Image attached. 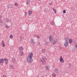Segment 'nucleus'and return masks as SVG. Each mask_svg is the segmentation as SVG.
Returning a JSON list of instances; mask_svg holds the SVG:
<instances>
[{"label": "nucleus", "instance_id": "22", "mask_svg": "<svg viewBox=\"0 0 77 77\" xmlns=\"http://www.w3.org/2000/svg\"><path fill=\"white\" fill-rule=\"evenodd\" d=\"M75 47L74 46H73L71 48V50L72 51H75Z\"/></svg>", "mask_w": 77, "mask_h": 77}, {"label": "nucleus", "instance_id": "7", "mask_svg": "<svg viewBox=\"0 0 77 77\" xmlns=\"http://www.w3.org/2000/svg\"><path fill=\"white\" fill-rule=\"evenodd\" d=\"M59 60L61 63H64V60L63 58H62V57L60 56L59 58Z\"/></svg>", "mask_w": 77, "mask_h": 77}, {"label": "nucleus", "instance_id": "38", "mask_svg": "<svg viewBox=\"0 0 77 77\" xmlns=\"http://www.w3.org/2000/svg\"><path fill=\"white\" fill-rule=\"evenodd\" d=\"M50 4H51V3H50Z\"/></svg>", "mask_w": 77, "mask_h": 77}, {"label": "nucleus", "instance_id": "14", "mask_svg": "<svg viewBox=\"0 0 77 77\" xmlns=\"http://www.w3.org/2000/svg\"><path fill=\"white\" fill-rule=\"evenodd\" d=\"M64 39L65 41H68L69 40V38L68 37H65Z\"/></svg>", "mask_w": 77, "mask_h": 77}, {"label": "nucleus", "instance_id": "25", "mask_svg": "<svg viewBox=\"0 0 77 77\" xmlns=\"http://www.w3.org/2000/svg\"><path fill=\"white\" fill-rule=\"evenodd\" d=\"M69 44H71L72 42V39H69Z\"/></svg>", "mask_w": 77, "mask_h": 77}, {"label": "nucleus", "instance_id": "28", "mask_svg": "<svg viewBox=\"0 0 77 77\" xmlns=\"http://www.w3.org/2000/svg\"><path fill=\"white\" fill-rule=\"evenodd\" d=\"M9 37L11 39L13 38V35H10L9 36Z\"/></svg>", "mask_w": 77, "mask_h": 77}, {"label": "nucleus", "instance_id": "34", "mask_svg": "<svg viewBox=\"0 0 77 77\" xmlns=\"http://www.w3.org/2000/svg\"><path fill=\"white\" fill-rule=\"evenodd\" d=\"M24 13H25V16H26V15H27V12H25Z\"/></svg>", "mask_w": 77, "mask_h": 77}, {"label": "nucleus", "instance_id": "5", "mask_svg": "<svg viewBox=\"0 0 77 77\" xmlns=\"http://www.w3.org/2000/svg\"><path fill=\"white\" fill-rule=\"evenodd\" d=\"M64 46L65 47H67L69 45V43L68 42V41H65L63 43Z\"/></svg>", "mask_w": 77, "mask_h": 77}, {"label": "nucleus", "instance_id": "3", "mask_svg": "<svg viewBox=\"0 0 77 77\" xmlns=\"http://www.w3.org/2000/svg\"><path fill=\"white\" fill-rule=\"evenodd\" d=\"M42 59L43 60H40V61L41 62H42V64L44 63V62H46V61L47 60V58L44 57H42Z\"/></svg>", "mask_w": 77, "mask_h": 77}, {"label": "nucleus", "instance_id": "16", "mask_svg": "<svg viewBox=\"0 0 77 77\" xmlns=\"http://www.w3.org/2000/svg\"><path fill=\"white\" fill-rule=\"evenodd\" d=\"M29 15L30 16L32 15V11H29L28 13Z\"/></svg>", "mask_w": 77, "mask_h": 77}, {"label": "nucleus", "instance_id": "13", "mask_svg": "<svg viewBox=\"0 0 77 77\" xmlns=\"http://www.w3.org/2000/svg\"><path fill=\"white\" fill-rule=\"evenodd\" d=\"M2 45L3 47H6V45H5V42H4V41H2Z\"/></svg>", "mask_w": 77, "mask_h": 77}, {"label": "nucleus", "instance_id": "27", "mask_svg": "<svg viewBox=\"0 0 77 77\" xmlns=\"http://www.w3.org/2000/svg\"><path fill=\"white\" fill-rule=\"evenodd\" d=\"M14 6L17 7V6H18V4L17 2H15L14 3Z\"/></svg>", "mask_w": 77, "mask_h": 77}, {"label": "nucleus", "instance_id": "1", "mask_svg": "<svg viewBox=\"0 0 77 77\" xmlns=\"http://www.w3.org/2000/svg\"><path fill=\"white\" fill-rule=\"evenodd\" d=\"M49 41L52 45H55L56 44L57 42V39L55 38H53V37L52 35H50L49 37Z\"/></svg>", "mask_w": 77, "mask_h": 77}, {"label": "nucleus", "instance_id": "6", "mask_svg": "<svg viewBox=\"0 0 77 77\" xmlns=\"http://www.w3.org/2000/svg\"><path fill=\"white\" fill-rule=\"evenodd\" d=\"M50 68H51V67L50 66V65H47L45 66V69L47 71H48L50 69Z\"/></svg>", "mask_w": 77, "mask_h": 77}, {"label": "nucleus", "instance_id": "8", "mask_svg": "<svg viewBox=\"0 0 77 77\" xmlns=\"http://www.w3.org/2000/svg\"><path fill=\"white\" fill-rule=\"evenodd\" d=\"M4 60L5 61V63L6 65H8V63H9V60L8 59H7V58H4Z\"/></svg>", "mask_w": 77, "mask_h": 77}, {"label": "nucleus", "instance_id": "24", "mask_svg": "<svg viewBox=\"0 0 77 77\" xmlns=\"http://www.w3.org/2000/svg\"><path fill=\"white\" fill-rule=\"evenodd\" d=\"M30 0H26L27 5H29L30 4Z\"/></svg>", "mask_w": 77, "mask_h": 77}, {"label": "nucleus", "instance_id": "36", "mask_svg": "<svg viewBox=\"0 0 77 77\" xmlns=\"http://www.w3.org/2000/svg\"><path fill=\"white\" fill-rule=\"evenodd\" d=\"M2 77H7V76L5 75H3Z\"/></svg>", "mask_w": 77, "mask_h": 77}, {"label": "nucleus", "instance_id": "10", "mask_svg": "<svg viewBox=\"0 0 77 77\" xmlns=\"http://www.w3.org/2000/svg\"><path fill=\"white\" fill-rule=\"evenodd\" d=\"M73 46H74L75 48H77V42H74L73 43Z\"/></svg>", "mask_w": 77, "mask_h": 77}, {"label": "nucleus", "instance_id": "30", "mask_svg": "<svg viewBox=\"0 0 77 77\" xmlns=\"http://www.w3.org/2000/svg\"><path fill=\"white\" fill-rule=\"evenodd\" d=\"M5 28L6 29H9V26H8V25L6 24L5 25Z\"/></svg>", "mask_w": 77, "mask_h": 77}, {"label": "nucleus", "instance_id": "11", "mask_svg": "<svg viewBox=\"0 0 77 77\" xmlns=\"http://www.w3.org/2000/svg\"><path fill=\"white\" fill-rule=\"evenodd\" d=\"M6 22L8 23H10L11 22V20L10 19H6Z\"/></svg>", "mask_w": 77, "mask_h": 77}, {"label": "nucleus", "instance_id": "29", "mask_svg": "<svg viewBox=\"0 0 77 77\" xmlns=\"http://www.w3.org/2000/svg\"><path fill=\"white\" fill-rule=\"evenodd\" d=\"M23 54H24V53H23V52L21 51L20 52V55L21 56H23Z\"/></svg>", "mask_w": 77, "mask_h": 77}, {"label": "nucleus", "instance_id": "17", "mask_svg": "<svg viewBox=\"0 0 77 77\" xmlns=\"http://www.w3.org/2000/svg\"><path fill=\"white\" fill-rule=\"evenodd\" d=\"M4 62V59L1 58L0 59V63H3Z\"/></svg>", "mask_w": 77, "mask_h": 77}, {"label": "nucleus", "instance_id": "2", "mask_svg": "<svg viewBox=\"0 0 77 77\" xmlns=\"http://www.w3.org/2000/svg\"><path fill=\"white\" fill-rule=\"evenodd\" d=\"M27 61L28 63H30L32 62V58L27 57Z\"/></svg>", "mask_w": 77, "mask_h": 77}, {"label": "nucleus", "instance_id": "12", "mask_svg": "<svg viewBox=\"0 0 77 77\" xmlns=\"http://www.w3.org/2000/svg\"><path fill=\"white\" fill-rule=\"evenodd\" d=\"M13 7V5L12 4H8V8H12Z\"/></svg>", "mask_w": 77, "mask_h": 77}, {"label": "nucleus", "instance_id": "20", "mask_svg": "<svg viewBox=\"0 0 77 77\" xmlns=\"http://www.w3.org/2000/svg\"><path fill=\"white\" fill-rule=\"evenodd\" d=\"M56 77V74L55 72H54L52 74V77Z\"/></svg>", "mask_w": 77, "mask_h": 77}, {"label": "nucleus", "instance_id": "35", "mask_svg": "<svg viewBox=\"0 0 77 77\" xmlns=\"http://www.w3.org/2000/svg\"><path fill=\"white\" fill-rule=\"evenodd\" d=\"M35 37H36V38H39V36L38 35H36Z\"/></svg>", "mask_w": 77, "mask_h": 77}, {"label": "nucleus", "instance_id": "4", "mask_svg": "<svg viewBox=\"0 0 77 77\" xmlns=\"http://www.w3.org/2000/svg\"><path fill=\"white\" fill-rule=\"evenodd\" d=\"M30 43L32 45H35V42H34V40L33 38H30Z\"/></svg>", "mask_w": 77, "mask_h": 77}, {"label": "nucleus", "instance_id": "15", "mask_svg": "<svg viewBox=\"0 0 77 77\" xmlns=\"http://www.w3.org/2000/svg\"><path fill=\"white\" fill-rule=\"evenodd\" d=\"M50 24L51 26H54V25H55V23H54V22H53V21H51L50 22Z\"/></svg>", "mask_w": 77, "mask_h": 77}, {"label": "nucleus", "instance_id": "31", "mask_svg": "<svg viewBox=\"0 0 77 77\" xmlns=\"http://www.w3.org/2000/svg\"><path fill=\"white\" fill-rule=\"evenodd\" d=\"M53 11L54 12V13L56 14L57 13L56 10L54 9V8H53Z\"/></svg>", "mask_w": 77, "mask_h": 77}, {"label": "nucleus", "instance_id": "32", "mask_svg": "<svg viewBox=\"0 0 77 77\" xmlns=\"http://www.w3.org/2000/svg\"><path fill=\"white\" fill-rule=\"evenodd\" d=\"M42 51L43 53H45V50L44 49H43L42 50Z\"/></svg>", "mask_w": 77, "mask_h": 77}, {"label": "nucleus", "instance_id": "9", "mask_svg": "<svg viewBox=\"0 0 77 77\" xmlns=\"http://www.w3.org/2000/svg\"><path fill=\"white\" fill-rule=\"evenodd\" d=\"M33 53L32 52L30 53L29 55H28V57L32 58L33 57Z\"/></svg>", "mask_w": 77, "mask_h": 77}, {"label": "nucleus", "instance_id": "37", "mask_svg": "<svg viewBox=\"0 0 77 77\" xmlns=\"http://www.w3.org/2000/svg\"><path fill=\"white\" fill-rule=\"evenodd\" d=\"M20 38H22V36H20Z\"/></svg>", "mask_w": 77, "mask_h": 77}, {"label": "nucleus", "instance_id": "19", "mask_svg": "<svg viewBox=\"0 0 77 77\" xmlns=\"http://www.w3.org/2000/svg\"><path fill=\"white\" fill-rule=\"evenodd\" d=\"M12 60V62H13V63H16V60L15 59L13 58Z\"/></svg>", "mask_w": 77, "mask_h": 77}, {"label": "nucleus", "instance_id": "18", "mask_svg": "<svg viewBox=\"0 0 77 77\" xmlns=\"http://www.w3.org/2000/svg\"><path fill=\"white\" fill-rule=\"evenodd\" d=\"M59 69H55L54 70V72H55V73H58L59 72Z\"/></svg>", "mask_w": 77, "mask_h": 77}, {"label": "nucleus", "instance_id": "23", "mask_svg": "<svg viewBox=\"0 0 77 77\" xmlns=\"http://www.w3.org/2000/svg\"><path fill=\"white\" fill-rule=\"evenodd\" d=\"M23 50V47L22 46H20L19 47V50H20V51H22Z\"/></svg>", "mask_w": 77, "mask_h": 77}, {"label": "nucleus", "instance_id": "39", "mask_svg": "<svg viewBox=\"0 0 77 77\" xmlns=\"http://www.w3.org/2000/svg\"><path fill=\"white\" fill-rule=\"evenodd\" d=\"M38 44H40V43H39Z\"/></svg>", "mask_w": 77, "mask_h": 77}, {"label": "nucleus", "instance_id": "33", "mask_svg": "<svg viewBox=\"0 0 77 77\" xmlns=\"http://www.w3.org/2000/svg\"><path fill=\"white\" fill-rule=\"evenodd\" d=\"M63 14H65L66 13V11H65V10H63Z\"/></svg>", "mask_w": 77, "mask_h": 77}, {"label": "nucleus", "instance_id": "26", "mask_svg": "<svg viewBox=\"0 0 77 77\" xmlns=\"http://www.w3.org/2000/svg\"><path fill=\"white\" fill-rule=\"evenodd\" d=\"M3 23V21L2 20H0V26L2 25Z\"/></svg>", "mask_w": 77, "mask_h": 77}, {"label": "nucleus", "instance_id": "21", "mask_svg": "<svg viewBox=\"0 0 77 77\" xmlns=\"http://www.w3.org/2000/svg\"><path fill=\"white\" fill-rule=\"evenodd\" d=\"M10 68L11 69H14V66L13 65H11L10 66Z\"/></svg>", "mask_w": 77, "mask_h": 77}]
</instances>
